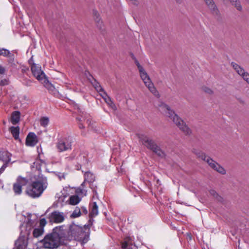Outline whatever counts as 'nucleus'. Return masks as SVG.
<instances>
[{
    "label": "nucleus",
    "instance_id": "nucleus-23",
    "mask_svg": "<svg viewBox=\"0 0 249 249\" xmlns=\"http://www.w3.org/2000/svg\"><path fill=\"white\" fill-rule=\"evenodd\" d=\"M16 181L19 184V185L22 187V186L26 185L28 183V179L19 176Z\"/></svg>",
    "mask_w": 249,
    "mask_h": 249
},
{
    "label": "nucleus",
    "instance_id": "nucleus-5",
    "mask_svg": "<svg viewBox=\"0 0 249 249\" xmlns=\"http://www.w3.org/2000/svg\"><path fill=\"white\" fill-rule=\"evenodd\" d=\"M139 139L142 144L145 145L147 148L152 150L159 156L163 157L165 153L152 140L149 139L147 136L141 135L139 136Z\"/></svg>",
    "mask_w": 249,
    "mask_h": 249
},
{
    "label": "nucleus",
    "instance_id": "nucleus-31",
    "mask_svg": "<svg viewBox=\"0 0 249 249\" xmlns=\"http://www.w3.org/2000/svg\"><path fill=\"white\" fill-rule=\"evenodd\" d=\"M11 53L8 50L3 48H0V55L3 56H11Z\"/></svg>",
    "mask_w": 249,
    "mask_h": 249
},
{
    "label": "nucleus",
    "instance_id": "nucleus-33",
    "mask_svg": "<svg viewBox=\"0 0 249 249\" xmlns=\"http://www.w3.org/2000/svg\"><path fill=\"white\" fill-rule=\"evenodd\" d=\"M81 214V210L76 207L71 214V217L73 218L78 217Z\"/></svg>",
    "mask_w": 249,
    "mask_h": 249
},
{
    "label": "nucleus",
    "instance_id": "nucleus-22",
    "mask_svg": "<svg viewBox=\"0 0 249 249\" xmlns=\"http://www.w3.org/2000/svg\"><path fill=\"white\" fill-rule=\"evenodd\" d=\"M44 233L43 228H36L33 231V235L35 238H37L41 236Z\"/></svg>",
    "mask_w": 249,
    "mask_h": 249
},
{
    "label": "nucleus",
    "instance_id": "nucleus-2",
    "mask_svg": "<svg viewBox=\"0 0 249 249\" xmlns=\"http://www.w3.org/2000/svg\"><path fill=\"white\" fill-rule=\"evenodd\" d=\"M160 111L166 116L170 118L176 125L186 135H190L192 133L191 129L172 110L165 104H161L159 107Z\"/></svg>",
    "mask_w": 249,
    "mask_h": 249
},
{
    "label": "nucleus",
    "instance_id": "nucleus-39",
    "mask_svg": "<svg viewBox=\"0 0 249 249\" xmlns=\"http://www.w3.org/2000/svg\"><path fill=\"white\" fill-rule=\"evenodd\" d=\"M87 123L88 124L89 126H91V129L94 128L93 123H92L91 120L89 119H87Z\"/></svg>",
    "mask_w": 249,
    "mask_h": 249
},
{
    "label": "nucleus",
    "instance_id": "nucleus-40",
    "mask_svg": "<svg viewBox=\"0 0 249 249\" xmlns=\"http://www.w3.org/2000/svg\"><path fill=\"white\" fill-rule=\"evenodd\" d=\"M8 84V82L6 79L1 80L0 81V85L5 86Z\"/></svg>",
    "mask_w": 249,
    "mask_h": 249
},
{
    "label": "nucleus",
    "instance_id": "nucleus-14",
    "mask_svg": "<svg viewBox=\"0 0 249 249\" xmlns=\"http://www.w3.org/2000/svg\"><path fill=\"white\" fill-rule=\"evenodd\" d=\"M37 142L38 140L36 135L33 132L29 133L26 139V145L30 146H34Z\"/></svg>",
    "mask_w": 249,
    "mask_h": 249
},
{
    "label": "nucleus",
    "instance_id": "nucleus-46",
    "mask_svg": "<svg viewBox=\"0 0 249 249\" xmlns=\"http://www.w3.org/2000/svg\"><path fill=\"white\" fill-rule=\"evenodd\" d=\"M187 239L191 240L192 239L191 235L190 233H187L186 234Z\"/></svg>",
    "mask_w": 249,
    "mask_h": 249
},
{
    "label": "nucleus",
    "instance_id": "nucleus-30",
    "mask_svg": "<svg viewBox=\"0 0 249 249\" xmlns=\"http://www.w3.org/2000/svg\"><path fill=\"white\" fill-rule=\"evenodd\" d=\"M49 122V119L48 117H43L40 120V125L42 126H46Z\"/></svg>",
    "mask_w": 249,
    "mask_h": 249
},
{
    "label": "nucleus",
    "instance_id": "nucleus-25",
    "mask_svg": "<svg viewBox=\"0 0 249 249\" xmlns=\"http://www.w3.org/2000/svg\"><path fill=\"white\" fill-rule=\"evenodd\" d=\"M93 16L95 21L98 24L100 28H101L102 22L101 21L100 15L96 10L93 11Z\"/></svg>",
    "mask_w": 249,
    "mask_h": 249
},
{
    "label": "nucleus",
    "instance_id": "nucleus-6",
    "mask_svg": "<svg viewBox=\"0 0 249 249\" xmlns=\"http://www.w3.org/2000/svg\"><path fill=\"white\" fill-rule=\"evenodd\" d=\"M31 69L33 75L38 81L44 83L48 82L46 78L45 74L42 71L40 65L33 63L31 65Z\"/></svg>",
    "mask_w": 249,
    "mask_h": 249
},
{
    "label": "nucleus",
    "instance_id": "nucleus-1",
    "mask_svg": "<svg viewBox=\"0 0 249 249\" xmlns=\"http://www.w3.org/2000/svg\"><path fill=\"white\" fill-rule=\"evenodd\" d=\"M65 226L62 225L56 227L53 229L51 234H47L44 239L40 241L43 247L47 249H54L61 245H66L67 243L63 240L66 236Z\"/></svg>",
    "mask_w": 249,
    "mask_h": 249
},
{
    "label": "nucleus",
    "instance_id": "nucleus-4",
    "mask_svg": "<svg viewBox=\"0 0 249 249\" xmlns=\"http://www.w3.org/2000/svg\"><path fill=\"white\" fill-rule=\"evenodd\" d=\"M135 64L137 66L140 76L141 79L142 80L145 86L148 89L154 94L156 95L157 91L153 84L151 82L150 77L148 74L142 67V66L139 63L137 60H135Z\"/></svg>",
    "mask_w": 249,
    "mask_h": 249
},
{
    "label": "nucleus",
    "instance_id": "nucleus-37",
    "mask_svg": "<svg viewBox=\"0 0 249 249\" xmlns=\"http://www.w3.org/2000/svg\"><path fill=\"white\" fill-rule=\"evenodd\" d=\"M8 163H4L2 165L1 167L0 168V174H1L3 171L5 170V168L7 167V164Z\"/></svg>",
    "mask_w": 249,
    "mask_h": 249
},
{
    "label": "nucleus",
    "instance_id": "nucleus-45",
    "mask_svg": "<svg viewBox=\"0 0 249 249\" xmlns=\"http://www.w3.org/2000/svg\"><path fill=\"white\" fill-rule=\"evenodd\" d=\"M5 69L4 68L2 67L1 65H0V73L3 74L4 73Z\"/></svg>",
    "mask_w": 249,
    "mask_h": 249
},
{
    "label": "nucleus",
    "instance_id": "nucleus-16",
    "mask_svg": "<svg viewBox=\"0 0 249 249\" xmlns=\"http://www.w3.org/2000/svg\"><path fill=\"white\" fill-rule=\"evenodd\" d=\"M135 245H133V242L131 238L127 237L122 243V247L124 249H133Z\"/></svg>",
    "mask_w": 249,
    "mask_h": 249
},
{
    "label": "nucleus",
    "instance_id": "nucleus-8",
    "mask_svg": "<svg viewBox=\"0 0 249 249\" xmlns=\"http://www.w3.org/2000/svg\"><path fill=\"white\" fill-rule=\"evenodd\" d=\"M231 65L235 71L249 85V73L235 63L232 62Z\"/></svg>",
    "mask_w": 249,
    "mask_h": 249
},
{
    "label": "nucleus",
    "instance_id": "nucleus-7",
    "mask_svg": "<svg viewBox=\"0 0 249 249\" xmlns=\"http://www.w3.org/2000/svg\"><path fill=\"white\" fill-rule=\"evenodd\" d=\"M65 230H66L64 229ZM69 236H71V237H73L75 239H81L84 234L83 228L77 225L71 224L70 226L69 231H66Z\"/></svg>",
    "mask_w": 249,
    "mask_h": 249
},
{
    "label": "nucleus",
    "instance_id": "nucleus-15",
    "mask_svg": "<svg viewBox=\"0 0 249 249\" xmlns=\"http://www.w3.org/2000/svg\"><path fill=\"white\" fill-rule=\"evenodd\" d=\"M208 8L214 15H218L219 11L213 0H204Z\"/></svg>",
    "mask_w": 249,
    "mask_h": 249
},
{
    "label": "nucleus",
    "instance_id": "nucleus-35",
    "mask_svg": "<svg viewBox=\"0 0 249 249\" xmlns=\"http://www.w3.org/2000/svg\"><path fill=\"white\" fill-rule=\"evenodd\" d=\"M46 224V221L45 218H42L39 221V228H43V229H44V226Z\"/></svg>",
    "mask_w": 249,
    "mask_h": 249
},
{
    "label": "nucleus",
    "instance_id": "nucleus-41",
    "mask_svg": "<svg viewBox=\"0 0 249 249\" xmlns=\"http://www.w3.org/2000/svg\"><path fill=\"white\" fill-rule=\"evenodd\" d=\"M80 210H81V213H83L85 214H87L88 213V210H87V209L85 207H81Z\"/></svg>",
    "mask_w": 249,
    "mask_h": 249
},
{
    "label": "nucleus",
    "instance_id": "nucleus-36",
    "mask_svg": "<svg viewBox=\"0 0 249 249\" xmlns=\"http://www.w3.org/2000/svg\"><path fill=\"white\" fill-rule=\"evenodd\" d=\"M95 88L96 90L99 92L103 91L104 90L101 87V86L100 85H99L98 83L95 85Z\"/></svg>",
    "mask_w": 249,
    "mask_h": 249
},
{
    "label": "nucleus",
    "instance_id": "nucleus-34",
    "mask_svg": "<svg viewBox=\"0 0 249 249\" xmlns=\"http://www.w3.org/2000/svg\"><path fill=\"white\" fill-rule=\"evenodd\" d=\"M77 159L80 164H84L86 161V157L83 155H79Z\"/></svg>",
    "mask_w": 249,
    "mask_h": 249
},
{
    "label": "nucleus",
    "instance_id": "nucleus-12",
    "mask_svg": "<svg viewBox=\"0 0 249 249\" xmlns=\"http://www.w3.org/2000/svg\"><path fill=\"white\" fill-rule=\"evenodd\" d=\"M71 142L67 139L61 140L57 144V147L61 152L71 149Z\"/></svg>",
    "mask_w": 249,
    "mask_h": 249
},
{
    "label": "nucleus",
    "instance_id": "nucleus-26",
    "mask_svg": "<svg viewBox=\"0 0 249 249\" xmlns=\"http://www.w3.org/2000/svg\"><path fill=\"white\" fill-rule=\"evenodd\" d=\"M13 190L16 195H20L22 193V187L16 181L13 184Z\"/></svg>",
    "mask_w": 249,
    "mask_h": 249
},
{
    "label": "nucleus",
    "instance_id": "nucleus-50",
    "mask_svg": "<svg viewBox=\"0 0 249 249\" xmlns=\"http://www.w3.org/2000/svg\"><path fill=\"white\" fill-rule=\"evenodd\" d=\"M31 61H32V60H31V59H30V61H29V62H30V63H31Z\"/></svg>",
    "mask_w": 249,
    "mask_h": 249
},
{
    "label": "nucleus",
    "instance_id": "nucleus-29",
    "mask_svg": "<svg viewBox=\"0 0 249 249\" xmlns=\"http://www.w3.org/2000/svg\"><path fill=\"white\" fill-rule=\"evenodd\" d=\"M104 100L105 102L112 109L115 110L116 107L114 103L111 100V98L108 96L107 97H104Z\"/></svg>",
    "mask_w": 249,
    "mask_h": 249
},
{
    "label": "nucleus",
    "instance_id": "nucleus-32",
    "mask_svg": "<svg viewBox=\"0 0 249 249\" xmlns=\"http://www.w3.org/2000/svg\"><path fill=\"white\" fill-rule=\"evenodd\" d=\"M202 90L205 93L209 95H212L213 94V91L211 88L206 86L202 87Z\"/></svg>",
    "mask_w": 249,
    "mask_h": 249
},
{
    "label": "nucleus",
    "instance_id": "nucleus-19",
    "mask_svg": "<svg viewBox=\"0 0 249 249\" xmlns=\"http://www.w3.org/2000/svg\"><path fill=\"white\" fill-rule=\"evenodd\" d=\"M193 153L199 158L205 161L207 163V160L210 159L211 158L206 156L205 154L200 150L195 149Z\"/></svg>",
    "mask_w": 249,
    "mask_h": 249
},
{
    "label": "nucleus",
    "instance_id": "nucleus-13",
    "mask_svg": "<svg viewBox=\"0 0 249 249\" xmlns=\"http://www.w3.org/2000/svg\"><path fill=\"white\" fill-rule=\"evenodd\" d=\"M27 238L21 235L15 242L16 249H25L27 246Z\"/></svg>",
    "mask_w": 249,
    "mask_h": 249
},
{
    "label": "nucleus",
    "instance_id": "nucleus-9",
    "mask_svg": "<svg viewBox=\"0 0 249 249\" xmlns=\"http://www.w3.org/2000/svg\"><path fill=\"white\" fill-rule=\"evenodd\" d=\"M35 226V222L31 219L28 218L25 227L20 226L21 233L23 234L22 236H24L27 238L30 236L33 227Z\"/></svg>",
    "mask_w": 249,
    "mask_h": 249
},
{
    "label": "nucleus",
    "instance_id": "nucleus-27",
    "mask_svg": "<svg viewBox=\"0 0 249 249\" xmlns=\"http://www.w3.org/2000/svg\"><path fill=\"white\" fill-rule=\"evenodd\" d=\"M231 4L234 6L237 10L241 11L242 7L239 0H229Z\"/></svg>",
    "mask_w": 249,
    "mask_h": 249
},
{
    "label": "nucleus",
    "instance_id": "nucleus-21",
    "mask_svg": "<svg viewBox=\"0 0 249 249\" xmlns=\"http://www.w3.org/2000/svg\"><path fill=\"white\" fill-rule=\"evenodd\" d=\"M98 213V206L96 202H93L90 206V214L91 216H96Z\"/></svg>",
    "mask_w": 249,
    "mask_h": 249
},
{
    "label": "nucleus",
    "instance_id": "nucleus-3",
    "mask_svg": "<svg viewBox=\"0 0 249 249\" xmlns=\"http://www.w3.org/2000/svg\"><path fill=\"white\" fill-rule=\"evenodd\" d=\"M47 186V182L46 180L35 181L27 188L26 193L32 198L38 197L41 196Z\"/></svg>",
    "mask_w": 249,
    "mask_h": 249
},
{
    "label": "nucleus",
    "instance_id": "nucleus-42",
    "mask_svg": "<svg viewBox=\"0 0 249 249\" xmlns=\"http://www.w3.org/2000/svg\"><path fill=\"white\" fill-rule=\"evenodd\" d=\"M74 156L73 155V154H71V156L67 157L65 158V160H67V161H70V160H73L74 159Z\"/></svg>",
    "mask_w": 249,
    "mask_h": 249
},
{
    "label": "nucleus",
    "instance_id": "nucleus-47",
    "mask_svg": "<svg viewBox=\"0 0 249 249\" xmlns=\"http://www.w3.org/2000/svg\"><path fill=\"white\" fill-rule=\"evenodd\" d=\"M79 127L80 128V129H83L84 128V126L83 125V124H82L81 123H79Z\"/></svg>",
    "mask_w": 249,
    "mask_h": 249
},
{
    "label": "nucleus",
    "instance_id": "nucleus-48",
    "mask_svg": "<svg viewBox=\"0 0 249 249\" xmlns=\"http://www.w3.org/2000/svg\"><path fill=\"white\" fill-rule=\"evenodd\" d=\"M77 119L78 120H79V122H82V121L84 120V119L83 118H82V117H81V118H77Z\"/></svg>",
    "mask_w": 249,
    "mask_h": 249
},
{
    "label": "nucleus",
    "instance_id": "nucleus-17",
    "mask_svg": "<svg viewBox=\"0 0 249 249\" xmlns=\"http://www.w3.org/2000/svg\"><path fill=\"white\" fill-rule=\"evenodd\" d=\"M11 154L7 151L0 152V161L3 163H8L10 161Z\"/></svg>",
    "mask_w": 249,
    "mask_h": 249
},
{
    "label": "nucleus",
    "instance_id": "nucleus-43",
    "mask_svg": "<svg viewBox=\"0 0 249 249\" xmlns=\"http://www.w3.org/2000/svg\"><path fill=\"white\" fill-rule=\"evenodd\" d=\"M100 92V95L102 96V97H103V98L104 99V97H108V95H107V94L106 93V92L104 91V90H103V91H101Z\"/></svg>",
    "mask_w": 249,
    "mask_h": 249
},
{
    "label": "nucleus",
    "instance_id": "nucleus-18",
    "mask_svg": "<svg viewBox=\"0 0 249 249\" xmlns=\"http://www.w3.org/2000/svg\"><path fill=\"white\" fill-rule=\"evenodd\" d=\"M20 112L18 111H15L12 112L11 117V123L13 124H16L19 121L20 119Z\"/></svg>",
    "mask_w": 249,
    "mask_h": 249
},
{
    "label": "nucleus",
    "instance_id": "nucleus-20",
    "mask_svg": "<svg viewBox=\"0 0 249 249\" xmlns=\"http://www.w3.org/2000/svg\"><path fill=\"white\" fill-rule=\"evenodd\" d=\"M9 129L15 139L16 140H18L19 133V127L12 126L9 128Z\"/></svg>",
    "mask_w": 249,
    "mask_h": 249
},
{
    "label": "nucleus",
    "instance_id": "nucleus-28",
    "mask_svg": "<svg viewBox=\"0 0 249 249\" xmlns=\"http://www.w3.org/2000/svg\"><path fill=\"white\" fill-rule=\"evenodd\" d=\"M84 177L85 180L87 181L92 182L94 180V176L89 172H86L84 175Z\"/></svg>",
    "mask_w": 249,
    "mask_h": 249
},
{
    "label": "nucleus",
    "instance_id": "nucleus-24",
    "mask_svg": "<svg viewBox=\"0 0 249 249\" xmlns=\"http://www.w3.org/2000/svg\"><path fill=\"white\" fill-rule=\"evenodd\" d=\"M80 201L79 197L76 195L71 196L69 198V203L70 204L75 205L77 204Z\"/></svg>",
    "mask_w": 249,
    "mask_h": 249
},
{
    "label": "nucleus",
    "instance_id": "nucleus-11",
    "mask_svg": "<svg viewBox=\"0 0 249 249\" xmlns=\"http://www.w3.org/2000/svg\"><path fill=\"white\" fill-rule=\"evenodd\" d=\"M207 163L211 168L218 173L222 175H225L226 174V170L212 159L211 158L207 160Z\"/></svg>",
    "mask_w": 249,
    "mask_h": 249
},
{
    "label": "nucleus",
    "instance_id": "nucleus-10",
    "mask_svg": "<svg viewBox=\"0 0 249 249\" xmlns=\"http://www.w3.org/2000/svg\"><path fill=\"white\" fill-rule=\"evenodd\" d=\"M49 219L51 222L58 223L62 222L64 220L65 217L63 213L54 211L50 214Z\"/></svg>",
    "mask_w": 249,
    "mask_h": 249
},
{
    "label": "nucleus",
    "instance_id": "nucleus-44",
    "mask_svg": "<svg viewBox=\"0 0 249 249\" xmlns=\"http://www.w3.org/2000/svg\"><path fill=\"white\" fill-rule=\"evenodd\" d=\"M210 194L214 197H216L218 196L216 192L214 190L210 191Z\"/></svg>",
    "mask_w": 249,
    "mask_h": 249
},
{
    "label": "nucleus",
    "instance_id": "nucleus-38",
    "mask_svg": "<svg viewBox=\"0 0 249 249\" xmlns=\"http://www.w3.org/2000/svg\"><path fill=\"white\" fill-rule=\"evenodd\" d=\"M8 163H4L2 165L1 167L0 168V174H1L3 171L5 170V168L7 167V164Z\"/></svg>",
    "mask_w": 249,
    "mask_h": 249
},
{
    "label": "nucleus",
    "instance_id": "nucleus-49",
    "mask_svg": "<svg viewBox=\"0 0 249 249\" xmlns=\"http://www.w3.org/2000/svg\"><path fill=\"white\" fill-rule=\"evenodd\" d=\"M60 178H65V176H64V175L63 174V175H62V176H61V177H60Z\"/></svg>",
    "mask_w": 249,
    "mask_h": 249
}]
</instances>
